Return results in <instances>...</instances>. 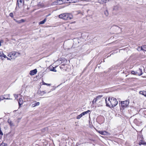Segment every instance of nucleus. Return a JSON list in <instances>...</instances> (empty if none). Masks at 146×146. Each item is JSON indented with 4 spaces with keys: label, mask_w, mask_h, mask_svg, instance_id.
<instances>
[{
    "label": "nucleus",
    "mask_w": 146,
    "mask_h": 146,
    "mask_svg": "<svg viewBox=\"0 0 146 146\" xmlns=\"http://www.w3.org/2000/svg\"><path fill=\"white\" fill-rule=\"evenodd\" d=\"M108 100L109 102H107L106 99V106L109 107H115L118 103V102L116 99L113 97L111 98H109L108 99Z\"/></svg>",
    "instance_id": "1"
},
{
    "label": "nucleus",
    "mask_w": 146,
    "mask_h": 146,
    "mask_svg": "<svg viewBox=\"0 0 146 146\" xmlns=\"http://www.w3.org/2000/svg\"><path fill=\"white\" fill-rule=\"evenodd\" d=\"M59 17L60 19L64 20H70L73 18L72 14L68 13H64L59 15Z\"/></svg>",
    "instance_id": "2"
},
{
    "label": "nucleus",
    "mask_w": 146,
    "mask_h": 146,
    "mask_svg": "<svg viewBox=\"0 0 146 146\" xmlns=\"http://www.w3.org/2000/svg\"><path fill=\"white\" fill-rule=\"evenodd\" d=\"M64 0H58L52 3L51 5H61L63 3Z\"/></svg>",
    "instance_id": "3"
},
{
    "label": "nucleus",
    "mask_w": 146,
    "mask_h": 146,
    "mask_svg": "<svg viewBox=\"0 0 146 146\" xmlns=\"http://www.w3.org/2000/svg\"><path fill=\"white\" fill-rule=\"evenodd\" d=\"M129 102L127 100H126L125 101H123L121 102V105L122 108H125L127 107L129 104Z\"/></svg>",
    "instance_id": "4"
},
{
    "label": "nucleus",
    "mask_w": 146,
    "mask_h": 146,
    "mask_svg": "<svg viewBox=\"0 0 146 146\" xmlns=\"http://www.w3.org/2000/svg\"><path fill=\"white\" fill-rule=\"evenodd\" d=\"M37 72L36 69H35L34 70H31L29 72V74L31 75H33L35 74Z\"/></svg>",
    "instance_id": "5"
},
{
    "label": "nucleus",
    "mask_w": 146,
    "mask_h": 146,
    "mask_svg": "<svg viewBox=\"0 0 146 146\" xmlns=\"http://www.w3.org/2000/svg\"><path fill=\"white\" fill-rule=\"evenodd\" d=\"M134 122L135 123L138 125H139L141 122V120L139 119H134Z\"/></svg>",
    "instance_id": "6"
},
{
    "label": "nucleus",
    "mask_w": 146,
    "mask_h": 146,
    "mask_svg": "<svg viewBox=\"0 0 146 146\" xmlns=\"http://www.w3.org/2000/svg\"><path fill=\"white\" fill-rule=\"evenodd\" d=\"M7 122L11 127H12L14 126L13 123L10 119H9L8 120Z\"/></svg>",
    "instance_id": "7"
},
{
    "label": "nucleus",
    "mask_w": 146,
    "mask_h": 146,
    "mask_svg": "<svg viewBox=\"0 0 146 146\" xmlns=\"http://www.w3.org/2000/svg\"><path fill=\"white\" fill-rule=\"evenodd\" d=\"M98 132L102 135H106L108 133L105 131H99Z\"/></svg>",
    "instance_id": "8"
},
{
    "label": "nucleus",
    "mask_w": 146,
    "mask_h": 146,
    "mask_svg": "<svg viewBox=\"0 0 146 146\" xmlns=\"http://www.w3.org/2000/svg\"><path fill=\"white\" fill-rule=\"evenodd\" d=\"M19 105V106L22 105L23 103V100L22 98L19 99L18 102Z\"/></svg>",
    "instance_id": "9"
},
{
    "label": "nucleus",
    "mask_w": 146,
    "mask_h": 146,
    "mask_svg": "<svg viewBox=\"0 0 146 146\" xmlns=\"http://www.w3.org/2000/svg\"><path fill=\"white\" fill-rule=\"evenodd\" d=\"M137 72H138V75L139 76H141L142 74V70L141 69L139 68V70L137 71Z\"/></svg>",
    "instance_id": "10"
},
{
    "label": "nucleus",
    "mask_w": 146,
    "mask_h": 146,
    "mask_svg": "<svg viewBox=\"0 0 146 146\" xmlns=\"http://www.w3.org/2000/svg\"><path fill=\"white\" fill-rule=\"evenodd\" d=\"M79 1V0H70L69 3H75Z\"/></svg>",
    "instance_id": "11"
},
{
    "label": "nucleus",
    "mask_w": 146,
    "mask_h": 146,
    "mask_svg": "<svg viewBox=\"0 0 146 146\" xmlns=\"http://www.w3.org/2000/svg\"><path fill=\"white\" fill-rule=\"evenodd\" d=\"M15 21L18 23H20L25 22V20L23 19H22L19 20H15Z\"/></svg>",
    "instance_id": "12"
},
{
    "label": "nucleus",
    "mask_w": 146,
    "mask_h": 146,
    "mask_svg": "<svg viewBox=\"0 0 146 146\" xmlns=\"http://www.w3.org/2000/svg\"><path fill=\"white\" fill-rule=\"evenodd\" d=\"M139 48H141V50H145L146 51V45H144L143 46L139 47Z\"/></svg>",
    "instance_id": "13"
},
{
    "label": "nucleus",
    "mask_w": 146,
    "mask_h": 146,
    "mask_svg": "<svg viewBox=\"0 0 146 146\" xmlns=\"http://www.w3.org/2000/svg\"><path fill=\"white\" fill-rule=\"evenodd\" d=\"M139 94L146 97V92H145V91H140L139 92Z\"/></svg>",
    "instance_id": "14"
},
{
    "label": "nucleus",
    "mask_w": 146,
    "mask_h": 146,
    "mask_svg": "<svg viewBox=\"0 0 146 146\" xmlns=\"http://www.w3.org/2000/svg\"><path fill=\"white\" fill-rule=\"evenodd\" d=\"M46 18H45L42 21H41L39 22L38 23L39 25L40 24H42L46 22Z\"/></svg>",
    "instance_id": "15"
},
{
    "label": "nucleus",
    "mask_w": 146,
    "mask_h": 146,
    "mask_svg": "<svg viewBox=\"0 0 146 146\" xmlns=\"http://www.w3.org/2000/svg\"><path fill=\"white\" fill-rule=\"evenodd\" d=\"M24 0H17V5L18 7H19V3H23Z\"/></svg>",
    "instance_id": "16"
},
{
    "label": "nucleus",
    "mask_w": 146,
    "mask_h": 146,
    "mask_svg": "<svg viewBox=\"0 0 146 146\" xmlns=\"http://www.w3.org/2000/svg\"><path fill=\"white\" fill-rule=\"evenodd\" d=\"M40 104V103L39 102H37L34 104H33L32 105V106L33 107H34L35 106H38Z\"/></svg>",
    "instance_id": "17"
},
{
    "label": "nucleus",
    "mask_w": 146,
    "mask_h": 146,
    "mask_svg": "<svg viewBox=\"0 0 146 146\" xmlns=\"http://www.w3.org/2000/svg\"><path fill=\"white\" fill-rule=\"evenodd\" d=\"M103 96L102 95L98 96H97L96 98V99L98 101L100 100L101 98Z\"/></svg>",
    "instance_id": "18"
},
{
    "label": "nucleus",
    "mask_w": 146,
    "mask_h": 146,
    "mask_svg": "<svg viewBox=\"0 0 146 146\" xmlns=\"http://www.w3.org/2000/svg\"><path fill=\"white\" fill-rule=\"evenodd\" d=\"M11 99L10 98H5V97H4L3 96H1L0 97V101H1V100H3V99Z\"/></svg>",
    "instance_id": "19"
},
{
    "label": "nucleus",
    "mask_w": 146,
    "mask_h": 146,
    "mask_svg": "<svg viewBox=\"0 0 146 146\" xmlns=\"http://www.w3.org/2000/svg\"><path fill=\"white\" fill-rule=\"evenodd\" d=\"M1 52L2 53V54H1V52L0 53L1 55H0V57H3L4 58H7V57L4 54L3 52Z\"/></svg>",
    "instance_id": "20"
},
{
    "label": "nucleus",
    "mask_w": 146,
    "mask_h": 146,
    "mask_svg": "<svg viewBox=\"0 0 146 146\" xmlns=\"http://www.w3.org/2000/svg\"><path fill=\"white\" fill-rule=\"evenodd\" d=\"M0 146H7V145L6 143L3 142L0 144Z\"/></svg>",
    "instance_id": "21"
},
{
    "label": "nucleus",
    "mask_w": 146,
    "mask_h": 146,
    "mask_svg": "<svg viewBox=\"0 0 146 146\" xmlns=\"http://www.w3.org/2000/svg\"><path fill=\"white\" fill-rule=\"evenodd\" d=\"M131 73L132 74H134V75H136L138 73V72L137 71H136V72H135L134 71H131Z\"/></svg>",
    "instance_id": "22"
},
{
    "label": "nucleus",
    "mask_w": 146,
    "mask_h": 146,
    "mask_svg": "<svg viewBox=\"0 0 146 146\" xmlns=\"http://www.w3.org/2000/svg\"><path fill=\"white\" fill-rule=\"evenodd\" d=\"M42 84L43 85H46L48 86H50V84H47V83H45L43 81L42 82Z\"/></svg>",
    "instance_id": "23"
},
{
    "label": "nucleus",
    "mask_w": 146,
    "mask_h": 146,
    "mask_svg": "<svg viewBox=\"0 0 146 146\" xmlns=\"http://www.w3.org/2000/svg\"><path fill=\"white\" fill-rule=\"evenodd\" d=\"M82 115H81V114H80V115H78L77 117L76 118L78 119H80L81 117H82Z\"/></svg>",
    "instance_id": "24"
},
{
    "label": "nucleus",
    "mask_w": 146,
    "mask_h": 146,
    "mask_svg": "<svg viewBox=\"0 0 146 146\" xmlns=\"http://www.w3.org/2000/svg\"><path fill=\"white\" fill-rule=\"evenodd\" d=\"M50 70L51 71H54L55 72H56V70L53 67V68L52 69H51Z\"/></svg>",
    "instance_id": "25"
},
{
    "label": "nucleus",
    "mask_w": 146,
    "mask_h": 146,
    "mask_svg": "<svg viewBox=\"0 0 146 146\" xmlns=\"http://www.w3.org/2000/svg\"><path fill=\"white\" fill-rule=\"evenodd\" d=\"M104 14L106 16H108V12L106 10L104 12Z\"/></svg>",
    "instance_id": "26"
},
{
    "label": "nucleus",
    "mask_w": 146,
    "mask_h": 146,
    "mask_svg": "<svg viewBox=\"0 0 146 146\" xmlns=\"http://www.w3.org/2000/svg\"><path fill=\"white\" fill-rule=\"evenodd\" d=\"M97 101V100L96 98H94L93 101H92V104H94V103H95Z\"/></svg>",
    "instance_id": "27"
},
{
    "label": "nucleus",
    "mask_w": 146,
    "mask_h": 146,
    "mask_svg": "<svg viewBox=\"0 0 146 146\" xmlns=\"http://www.w3.org/2000/svg\"><path fill=\"white\" fill-rule=\"evenodd\" d=\"M9 16L11 17H13V13H11L10 14H9Z\"/></svg>",
    "instance_id": "28"
},
{
    "label": "nucleus",
    "mask_w": 146,
    "mask_h": 146,
    "mask_svg": "<svg viewBox=\"0 0 146 146\" xmlns=\"http://www.w3.org/2000/svg\"><path fill=\"white\" fill-rule=\"evenodd\" d=\"M46 92L45 91H42L41 92V94H42L46 93Z\"/></svg>",
    "instance_id": "29"
},
{
    "label": "nucleus",
    "mask_w": 146,
    "mask_h": 146,
    "mask_svg": "<svg viewBox=\"0 0 146 146\" xmlns=\"http://www.w3.org/2000/svg\"><path fill=\"white\" fill-rule=\"evenodd\" d=\"M90 110H88L87 111H84V114L85 115L87 113H88L89 112H90Z\"/></svg>",
    "instance_id": "30"
},
{
    "label": "nucleus",
    "mask_w": 146,
    "mask_h": 146,
    "mask_svg": "<svg viewBox=\"0 0 146 146\" xmlns=\"http://www.w3.org/2000/svg\"><path fill=\"white\" fill-rule=\"evenodd\" d=\"M145 144V143H143L142 142H139V144L140 145H141V144H143V145H144Z\"/></svg>",
    "instance_id": "31"
},
{
    "label": "nucleus",
    "mask_w": 146,
    "mask_h": 146,
    "mask_svg": "<svg viewBox=\"0 0 146 146\" xmlns=\"http://www.w3.org/2000/svg\"><path fill=\"white\" fill-rule=\"evenodd\" d=\"M143 113L146 115V110H144L143 111Z\"/></svg>",
    "instance_id": "32"
},
{
    "label": "nucleus",
    "mask_w": 146,
    "mask_h": 146,
    "mask_svg": "<svg viewBox=\"0 0 146 146\" xmlns=\"http://www.w3.org/2000/svg\"><path fill=\"white\" fill-rule=\"evenodd\" d=\"M2 136H0V143H1V139L2 138Z\"/></svg>",
    "instance_id": "33"
},
{
    "label": "nucleus",
    "mask_w": 146,
    "mask_h": 146,
    "mask_svg": "<svg viewBox=\"0 0 146 146\" xmlns=\"http://www.w3.org/2000/svg\"><path fill=\"white\" fill-rule=\"evenodd\" d=\"M15 54H16L15 53V52H13L12 54V55L13 56H15Z\"/></svg>",
    "instance_id": "34"
},
{
    "label": "nucleus",
    "mask_w": 146,
    "mask_h": 146,
    "mask_svg": "<svg viewBox=\"0 0 146 146\" xmlns=\"http://www.w3.org/2000/svg\"><path fill=\"white\" fill-rule=\"evenodd\" d=\"M81 114V115H82V116H83L84 115H85V114H84V112H82Z\"/></svg>",
    "instance_id": "35"
},
{
    "label": "nucleus",
    "mask_w": 146,
    "mask_h": 146,
    "mask_svg": "<svg viewBox=\"0 0 146 146\" xmlns=\"http://www.w3.org/2000/svg\"><path fill=\"white\" fill-rule=\"evenodd\" d=\"M8 56L9 57H11V54H9L8 55Z\"/></svg>",
    "instance_id": "36"
},
{
    "label": "nucleus",
    "mask_w": 146,
    "mask_h": 146,
    "mask_svg": "<svg viewBox=\"0 0 146 146\" xmlns=\"http://www.w3.org/2000/svg\"><path fill=\"white\" fill-rule=\"evenodd\" d=\"M66 1H64V2H63V3H68V2H66Z\"/></svg>",
    "instance_id": "37"
},
{
    "label": "nucleus",
    "mask_w": 146,
    "mask_h": 146,
    "mask_svg": "<svg viewBox=\"0 0 146 146\" xmlns=\"http://www.w3.org/2000/svg\"><path fill=\"white\" fill-rule=\"evenodd\" d=\"M7 58V60H11V59L10 58H9L7 57V58Z\"/></svg>",
    "instance_id": "38"
},
{
    "label": "nucleus",
    "mask_w": 146,
    "mask_h": 146,
    "mask_svg": "<svg viewBox=\"0 0 146 146\" xmlns=\"http://www.w3.org/2000/svg\"><path fill=\"white\" fill-rule=\"evenodd\" d=\"M3 42V41H2V42H1V41H0V46H1V42Z\"/></svg>",
    "instance_id": "39"
},
{
    "label": "nucleus",
    "mask_w": 146,
    "mask_h": 146,
    "mask_svg": "<svg viewBox=\"0 0 146 146\" xmlns=\"http://www.w3.org/2000/svg\"><path fill=\"white\" fill-rule=\"evenodd\" d=\"M64 1H67L66 2H69V1H70V0H64Z\"/></svg>",
    "instance_id": "40"
},
{
    "label": "nucleus",
    "mask_w": 146,
    "mask_h": 146,
    "mask_svg": "<svg viewBox=\"0 0 146 146\" xmlns=\"http://www.w3.org/2000/svg\"><path fill=\"white\" fill-rule=\"evenodd\" d=\"M8 96L9 97L10 96V95H9V94H8Z\"/></svg>",
    "instance_id": "41"
},
{
    "label": "nucleus",
    "mask_w": 146,
    "mask_h": 146,
    "mask_svg": "<svg viewBox=\"0 0 146 146\" xmlns=\"http://www.w3.org/2000/svg\"><path fill=\"white\" fill-rule=\"evenodd\" d=\"M145 108H144L143 109H141V110H145Z\"/></svg>",
    "instance_id": "42"
},
{
    "label": "nucleus",
    "mask_w": 146,
    "mask_h": 146,
    "mask_svg": "<svg viewBox=\"0 0 146 146\" xmlns=\"http://www.w3.org/2000/svg\"><path fill=\"white\" fill-rule=\"evenodd\" d=\"M50 91L48 92V93H50Z\"/></svg>",
    "instance_id": "43"
},
{
    "label": "nucleus",
    "mask_w": 146,
    "mask_h": 146,
    "mask_svg": "<svg viewBox=\"0 0 146 146\" xmlns=\"http://www.w3.org/2000/svg\"><path fill=\"white\" fill-rule=\"evenodd\" d=\"M15 96H16V97H18V96H17V95H15Z\"/></svg>",
    "instance_id": "44"
},
{
    "label": "nucleus",
    "mask_w": 146,
    "mask_h": 146,
    "mask_svg": "<svg viewBox=\"0 0 146 146\" xmlns=\"http://www.w3.org/2000/svg\"><path fill=\"white\" fill-rule=\"evenodd\" d=\"M27 1H29V0H26Z\"/></svg>",
    "instance_id": "45"
}]
</instances>
